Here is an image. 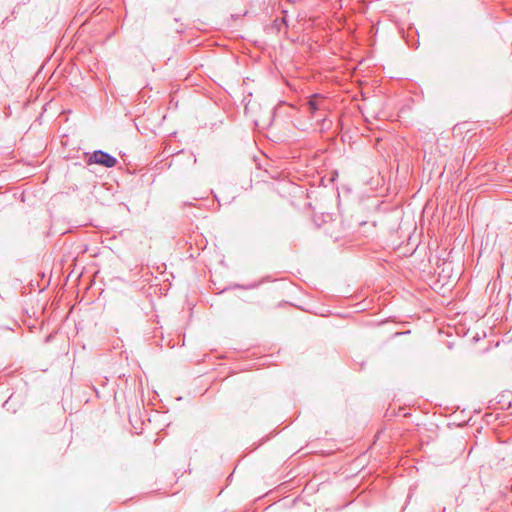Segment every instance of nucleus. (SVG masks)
<instances>
[{
	"label": "nucleus",
	"mask_w": 512,
	"mask_h": 512,
	"mask_svg": "<svg viewBox=\"0 0 512 512\" xmlns=\"http://www.w3.org/2000/svg\"><path fill=\"white\" fill-rule=\"evenodd\" d=\"M116 158L103 151H95L89 156L88 164H99L107 168L115 166Z\"/></svg>",
	"instance_id": "nucleus-1"
},
{
	"label": "nucleus",
	"mask_w": 512,
	"mask_h": 512,
	"mask_svg": "<svg viewBox=\"0 0 512 512\" xmlns=\"http://www.w3.org/2000/svg\"><path fill=\"white\" fill-rule=\"evenodd\" d=\"M308 108L312 114L317 110L326 109V99L321 95L315 94L310 97L308 101Z\"/></svg>",
	"instance_id": "nucleus-2"
}]
</instances>
